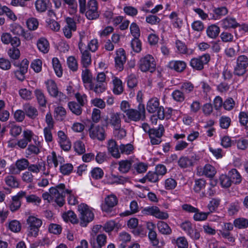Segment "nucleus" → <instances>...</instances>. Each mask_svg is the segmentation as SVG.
Listing matches in <instances>:
<instances>
[{"label": "nucleus", "instance_id": "nucleus-1", "mask_svg": "<svg viewBox=\"0 0 248 248\" xmlns=\"http://www.w3.org/2000/svg\"><path fill=\"white\" fill-rule=\"evenodd\" d=\"M49 191V193L45 192L42 194L43 198L45 200H47L48 202L54 199L55 202L60 207L62 206L65 203V192H70L68 189H66L64 184H60L54 187H51Z\"/></svg>", "mask_w": 248, "mask_h": 248}, {"label": "nucleus", "instance_id": "nucleus-2", "mask_svg": "<svg viewBox=\"0 0 248 248\" xmlns=\"http://www.w3.org/2000/svg\"><path fill=\"white\" fill-rule=\"evenodd\" d=\"M139 69L143 72H154L156 68V62L152 55L147 54L142 57L138 62Z\"/></svg>", "mask_w": 248, "mask_h": 248}, {"label": "nucleus", "instance_id": "nucleus-3", "mask_svg": "<svg viewBox=\"0 0 248 248\" xmlns=\"http://www.w3.org/2000/svg\"><path fill=\"white\" fill-rule=\"evenodd\" d=\"M78 210L80 213L81 225L86 227L89 222L93 219L94 214L90 207L85 203H81L78 205Z\"/></svg>", "mask_w": 248, "mask_h": 248}, {"label": "nucleus", "instance_id": "nucleus-4", "mask_svg": "<svg viewBox=\"0 0 248 248\" xmlns=\"http://www.w3.org/2000/svg\"><path fill=\"white\" fill-rule=\"evenodd\" d=\"M248 67V57L244 55L239 56L234 66L233 73L238 77L244 76L247 72Z\"/></svg>", "mask_w": 248, "mask_h": 248}, {"label": "nucleus", "instance_id": "nucleus-5", "mask_svg": "<svg viewBox=\"0 0 248 248\" xmlns=\"http://www.w3.org/2000/svg\"><path fill=\"white\" fill-rule=\"evenodd\" d=\"M28 227V236L36 237L38 235L39 228L42 225L41 219L34 216H30L27 219Z\"/></svg>", "mask_w": 248, "mask_h": 248}, {"label": "nucleus", "instance_id": "nucleus-6", "mask_svg": "<svg viewBox=\"0 0 248 248\" xmlns=\"http://www.w3.org/2000/svg\"><path fill=\"white\" fill-rule=\"evenodd\" d=\"M147 111L150 113L157 112V117L160 120L165 118L164 109L159 106V101L157 98H153L149 100L147 104Z\"/></svg>", "mask_w": 248, "mask_h": 248}, {"label": "nucleus", "instance_id": "nucleus-7", "mask_svg": "<svg viewBox=\"0 0 248 248\" xmlns=\"http://www.w3.org/2000/svg\"><path fill=\"white\" fill-rule=\"evenodd\" d=\"M126 115L131 121L135 122H138L140 120L144 121L146 118L144 105L140 103L138 107V109L131 108L127 111Z\"/></svg>", "mask_w": 248, "mask_h": 248}, {"label": "nucleus", "instance_id": "nucleus-8", "mask_svg": "<svg viewBox=\"0 0 248 248\" xmlns=\"http://www.w3.org/2000/svg\"><path fill=\"white\" fill-rule=\"evenodd\" d=\"M210 60V55L205 54L197 58L192 59L190 62V65L195 70H202L203 69L204 65L207 64Z\"/></svg>", "mask_w": 248, "mask_h": 248}, {"label": "nucleus", "instance_id": "nucleus-9", "mask_svg": "<svg viewBox=\"0 0 248 248\" xmlns=\"http://www.w3.org/2000/svg\"><path fill=\"white\" fill-rule=\"evenodd\" d=\"M89 135L92 139L102 141L105 139V130L103 127L92 124L89 129Z\"/></svg>", "mask_w": 248, "mask_h": 248}, {"label": "nucleus", "instance_id": "nucleus-10", "mask_svg": "<svg viewBox=\"0 0 248 248\" xmlns=\"http://www.w3.org/2000/svg\"><path fill=\"white\" fill-rule=\"evenodd\" d=\"M142 213L147 215H152L156 218L166 219L168 218L169 215L167 212H161L157 206H152L145 208Z\"/></svg>", "mask_w": 248, "mask_h": 248}, {"label": "nucleus", "instance_id": "nucleus-11", "mask_svg": "<svg viewBox=\"0 0 248 248\" xmlns=\"http://www.w3.org/2000/svg\"><path fill=\"white\" fill-rule=\"evenodd\" d=\"M116 55L115 67L119 71H121L124 69V65L126 60L125 51L123 48H119L116 51Z\"/></svg>", "mask_w": 248, "mask_h": 248}, {"label": "nucleus", "instance_id": "nucleus-12", "mask_svg": "<svg viewBox=\"0 0 248 248\" xmlns=\"http://www.w3.org/2000/svg\"><path fill=\"white\" fill-rule=\"evenodd\" d=\"M26 196V192L20 191L12 197V201L10 205V209L13 212L17 211L21 206V200Z\"/></svg>", "mask_w": 248, "mask_h": 248}, {"label": "nucleus", "instance_id": "nucleus-13", "mask_svg": "<svg viewBox=\"0 0 248 248\" xmlns=\"http://www.w3.org/2000/svg\"><path fill=\"white\" fill-rule=\"evenodd\" d=\"M107 243V236L104 234H98L96 237L93 236L90 243L93 248H102Z\"/></svg>", "mask_w": 248, "mask_h": 248}, {"label": "nucleus", "instance_id": "nucleus-14", "mask_svg": "<svg viewBox=\"0 0 248 248\" xmlns=\"http://www.w3.org/2000/svg\"><path fill=\"white\" fill-rule=\"evenodd\" d=\"M33 135V134L31 130L23 131V138L18 141L17 145L22 149L25 148L28 143L31 141Z\"/></svg>", "mask_w": 248, "mask_h": 248}, {"label": "nucleus", "instance_id": "nucleus-15", "mask_svg": "<svg viewBox=\"0 0 248 248\" xmlns=\"http://www.w3.org/2000/svg\"><path fill=\"white\" fill-rule=\"evenodd\" d=\"M105 203L102 205V209L106 212L110 211V209L115 206L118 202L117 197L113 195L108 196L105 198Z\"/></svg>", "mask_w": 248, "mask_h": 248}, {"label": "nucleus", "instance_id": "nucleus-16", "mask_svg": "<svg viewBox=\"0 0 248 248\" xmlns=\"http://www.w3.org/2000/svg\"><path fill=\"white\" fill-rule=\"evenodd\" d=\"M46 84L47 91L51 96L56 97L62 95V93L58 91L57 86L54 80H48L46 82Z\"/></svg>", "mask_w": 248, "mask_h": 248}, {"label": "nucleus", "instance_id": "nucleus-17", "mask_svg": "<svg viewBox=\"0 0 248 248\" xmlns=\"http://www.w3.org/2000/svg\"><path fill=\"white\" fill-rule=\"evenodd\" d=\"M122 116L125 117L124 115L121 112H113L110 114L109 123L114 128H119L121 126V117Z\"/></svg>", "mask_w": 248, "mask_h": 248}, {"label": "nucleus", "instance_id": "nucleus-18", "mask_svg": "<svg viewBox=\"0 0 248 248\" xmlns=\"http://www.w3.org/2000/svg\"><path fill=\"white\" fill-rule=\"evenodd\" d=\"M108 152L115 158L120 157V149L116 142L113 140H110L108 143Z\"/></svg>", "mask_w": 248, "mask_h": 248}, {"label": "nucleus", "instance_id": "nucleus-19", "mask_svg": "<svg viewBox=\"0 0 248 248\" xmlns=\"http://www.w3.org/2000/svg\"><path fill=\"white\" fill-rule=\"evenodd\" d=\"M147 228L149 230L148 233V237L154 246H157L159 244V241L157 238V234L154 230L155 228V225L151 222H148L147 223Z\"/></svg>", "mask_w": 248, "mask_h": 248}, {"label": "nucleus", "instance_id": "nucleus-20", "mask_svg": "<svg viewBox=\"0 0 248 248\" xmlns=\"http://www.w3.org/2000/svg\"><path fill=\"white\" fill-rule=\"evenodd\" d=\"M134 160L132 159L122 160L118 163V170L123 173L128 172L133 167Z\"/></svg>", "mask_w": 248, "mask_h": 248}, {"label": "nucleus", "instance_id": "nucleus-21", "mask_svg": "<svg viewBox=\"0 0 248 248\" xmlns=\"http://www.w3.org/2000/svg\"><path fill=\"white\" fill-rule=\"evenodd\" d=\"M186 64L185 62L181 61H172L169 63L170 68L173 69L178 72L183 71L186 68Z\"/></svg>", "mask_w": 248, "mask_h": 248}, {"label": "nucleus", "instance_id": "nucleus-22", "mask_svg": "<svg viewBox=\"0 0 248 248\" xmlns=\"http://www.w3.org/2000/svg\"><path fill=\"white\" fill-rule=\"evenodd\" d=\"M28 171L36 174L39 173L41 170L45 171L46 170V164L44 161L38 162L35 164H30L28 167Z\"/></svg>", "mask_w": 248, "mask_h": 248}, {"label": "nucleus", "instance_id": "nucleus-23", "mask_svg": "<svg viewBox=\"0 0 248 248\" xmlns=\"http://www.w3.org/2000/svg\"><path fill=\"white\" fill-rule=\"evenodd\" d=\"M23 110L26 115L32 119H34L38 115L37 109L29 104L24 105Z\"/></svg>", "mask_w": 248, "mask_h": 248}, {"label": "nucleus", "instance_id": "nucleus-24", "mask_svg": "<svg viewBox=\"0 0 248 248\" xmlns=\"http://www.w3.org/2000/svg\"><path fill=\"white\" fill-rule=\"evenodd\" d=\"M222 25L223 28L227 29L230 28H235L238 27V26H240V24L236 22L234 18L228 16L222 20Z\"/></svg>", "mask_w": 248, "mask_h": 248}, {"label": "nucleus", "instance_id": "nucleus-25", "mask_svg": "<svg viewBox=\"0 0 248 248\" xmlns=\"http://www.w3.org/2000/svg\"><path fill=\"white\" fill-rule=\"evenodd\" d=\"M89 89L93 90L97 94H100L106 89L105 83H97L93 81L91 84H89Z\"/></svg>", "mask_w": 248, "mask_h": 248}, {"label": "nucleus", "instance_id": "nucleus-26", "mask_svg": "<svg viewBox=\"0 0 248 248\" xmlns=\"http://www.w3.org/2000/svg\"><path fill=\"white\" fill-rule=\"evenodd\" d=\"M228 175L233 184H239L242 180V178L235 169H232L228 172Z\"/></svg>", "mask_w": 248, "mask_h": 248}, {"label": "nucleus", "instance_id": "nucleus-27", "mask_svg": "<svg viewBox=\"0 0 248 248\" xmlns=\"http://www.w3.org/2000/svg\"><path fill=\"white\" fill-rule=\"evenodd\" d=\"M192 159H194V156H191V158L187 156H181L178 161V165L183 169L191 166L193 165Z\"/></svg>", "mask_w": 248, "mask_h": 248}, {"label": "nucleus", "instance_id": "nucleus-28", "mask_svg": "<svg viewBox=\"0 0 248 248\" xmlns=\"http://www.w3.org/2000/svg\"><path fill=\"white\" fill-rule=\"evenodd\" d=\"M37 47L39 50L44 53H47L49 49V44L48 41L45 38H41L37 42Z\"/></svg>", "mask_w": 248, "mask_h": 248}, {"label": "nucleus", "instance_id": "nucleus-29", "mask_svg": "<svg viewBox=\"0 0 248 248\" xmlns=\"http://www.w3.org/2000/svg\"><path fill=\"white\" fill-rule=\"evenodd\" d=\"M219 31V28L214 24L209 26L206 30L207 36L212 39L216 38L218 35Z\"/></svg>", "mask_w": 248, "mask_h": 248}, {"label": "nucleus", "instance_id": "nucleus-30", "mask_svg": "<svg viewBox=\"0 0 248 248\" xmlns=\"http://www.w3.org/2000/svg\"><path fill=\"white\" fill-rule=\"evenodd\" d=\"M49 3V0H37L35 5L38 12H44L46 11Z\"/></svg>", "mask_w": 248, "mask_h": 248}, {"label": "nucleus", "instance_id": "nucleus-31", "mask_svg": "<svg viewBox=\"0 0 248 248\" xmlns=\"http://www.w3.org/2000/svg\"><path fill=\"white\" fill-rule=\"evenodd\" d=\"M68 106L70 110L77 116L80 115L82 112V106L75 101L69 102Z\"/></svg>", "mask_w": 248, "mask_h": 248}, {"label": "nucleus", "instance_id": "nucleus-32", "mask_svg": "<svg viewBox=\"0 0 248 248\" xmlns=\"http://www.w3.org/2000/svg\"><path fill=\"white\" fill-rule=\"evenodd\" d=\"M164 132V128L162 124H159L157 129L152 128L149 132V137L161 138Z\"/></svg>", "mask_w": 248, "mask_h": 248}, {"label": "nucleus", "instance_id": "nucleus-33", "mask_svg": "<svg viewBox=\"0 0 248 248\" xmlns=\"http://www.w3.org/2000/svg\"><path fill=\"white\" fill-rule=\"evenodd\" d=\"M213 12L215 15L213 16V18L217 19H220L221 16H225L228 11L226 7L222 6L214 8Z\"/></svg>", "mask_w": 248, "mask_h": 248}, {"label": "nucleus", "instance_id": "nucleus-34", "mask_svg": "<svg viewBox=\"0 0 248 248\" xmlns=\"http://www.w3.org/2000/svg\"><path fill=\"white\" fill-rule=\"evenodd\" d=\"M81 63L84 67L87 68L91 63V54L87 50L81 52Z\"/></svg>", "mask_w": 248, "mask_h": 248}, {"label": "nucleus", "instance_id": "nucleus-35", "mask_svg": "<svg viewBox=\"0 0 248 248\" xmlns=\"http://www.w3.org/2000/svg\"><path fill=\"white\" fill-rule=\"evenodd\" d=\"M175 45L176 47L180 53L188 55L192 53L191 51L189 52L186 44L181 41L177 40L175 42Z\"/></svg>", "mask_w": 248, "mask_h": 248}, {"label": "nucleus", "instance_id": "nucleus-36", "mask_svg": "<svg viewBox=\"0 0 248 248\" xmlns=\"http://www.w3.org/2000/svg\"><path fill=\"white\" fill-rule=\"evenodd\" d=\"M159 231L163 234L168 235L171 233V229L167 223L164 221H159L157 223Z\"/></svg>", "mask_w": 248, "mask_h": 248}, {"label": "nucleus", "instance_id": "nucleus-37", "mask_svg": "<svg viewBox=\"0 0 248 248\" xmlns=\"http://www.w3.org/2000/svg\"><path fill=\"white\" fill-rule=\"evenodd\" d=\"M62 217L65 221H69L72 223H77L78 222L76 215L72 211H69L63 214Z\"/></svg>", "mask_w": 248, "mask_h": 248}, {"label": "nucleus", "instance_id": "nucleus-38", "mask_svg": "<svg viewBox=\"0 0 248 248\" xmlns=\"http://www.w3.org/2000/svg\"><path fill=\"white\" fill-rule=\"evenodd\" d=\"M35 94L38 104L41 107H46V100L44 93L40 90H36L35 91Z\"/></svg>", "mask_w": 248, "mask_h": 248}, {"label": "nucleus", "instance_id": "nucleus-39", "mask_svg": "<svg viewBox=\"0 0 248 248\" xmlns=\"http://www.w3.org/2000/svg\"><path fill=\"white\" fill-rule=\"evenodd\" d=\"M216 173L215 168L210 164H206L203 168V174L209 178H212Z\"/></svg>", "mask_w": 248, "mask_h": 248}, {"label": "nucleus", "instance_id": "nucleus-40", "mask_svg": "<svg viewBox=\"0 0 248 248\" xmlns=\"http://www.w3.org/2000/svg\"><path fill=\"white\" fill-rule=\"evenodd\" d=\"M113 82L114 85L113 93L115 94H121L123 91L122 81L120 79L115 78L113 80Z\"/></svg>", "mask_w": 248, "mask_h": 248}, {"label": "nucleus", "instance_id": "nucleus-41", "mask_svg": "<svg viewBox=\"0 0 248 248\" xmlns=\"http://www.w3.org/2000/svg\"><path fill=\"white\" fill-rule=\"evenodd\" d=\"M81 77L84 83L91 84L93 82L92 74L90 71L87 68L82 71Z\"/></svg>", "mask_w": 248, "mask_h": 248}, {"label": "nucleus", "instance_id": "nucleus-42", "mask_svg": "<svg viewBox=\"0 0 248 248\" xmlns=\"http://www.w3.org/2000/svg\"><path fill=\"white\" fill-rule=\"evenodd\" d=\"M52 65L57 76L59 77H61L62 74V70L60 61L58 58H53Z\"/></svg>", "mask_w": 248, "mask_h": 248}, {"label": "nucleus", "instance_id": "nucleus-43", "mask_svg": "<svg viewBox=\"0 0 248 248\" xmlns=\"http://www.w3.org/2000/svg\"><path fill=\"white\" fill-rule=\"evenodd\" d=\"M194 85L189 81L183 83L181 86V90L184 94L190 93L194 91Z\"/></svg>", "mask_w": 248, "mask_h": 248}, {"label": "nucleus", "instance_id": "nucleus-44", "mask_svg": "<svg viewBox=\"0 0 248 248\" xmlns=\"http://www.w3.org/2000/svg\"><path fill=\"white\" fill-rule=\"evenodd\" d=\"M195 184L193 187L194 191L196 193L200 192L205 187L206 181L203 179H198L195 180Z\"/></svg>", "mask_w": 248, "mask_h": 248}, {"label": "nucleus", "instance_id": "nucleus-45", "mask_svg": "<svg viewBox=\"0 0 248 248\" xmlns=\"http://www.w3.org/2000/svg\"><path fill=\"white\" fill-rule=\"evenodd\" d=\"M120 154L130 155L134 149L133 146L131 144H121L119 146Z\"/></svg>", "mask_w": 248, "mask_h": 248}, {"label": "nucleus", "instance_id": "nucleus-46", "mask_svg": "<svg viewBox=\"0 0 248 248\" xmlns=\"http://www.w3.org/2000/svg\"><path fill=\"white\" fill-rule=\"evenodd\" d=\"M54 113L56 114L55 117L58 120L62 121L65 116L66 111L65 109L62 107H58L55 108Z\"/></svg>", "mask_w": 248, "mask_h": 248}, {"label": "nucleus", "instance_id": "nucleus-47", "mask_svg": "<svg viewBox=\"0 0 248 248\" xmlns=\"http://www.w3.org/2000/svg\"><path fill=\"white\" fill-rule=\"evenodd\" d=\"M27 193L26 192V194ZM25 198L26 199V202L28 203H31L34 204L35 205H39V204L41 202V199L40 197H38L36 195L31 194L30 195H27L26 194Z\"/></svg>", "mask_w": 248, "mask_h": 248}, {"label": "nucleus", "instance_id": "nucleus-48", "mask_svg": "<svg viewBox=\"0 0 248 248\" xmlns=\"http://www.w3.org/2000/svg\"><path fill=\"white\" fill-rule=\"evenodd\" d=\"M234 225L238 229H244L248 227V220L244 218H239L234 220Z\"/></svg>", "mask_w": 248, "mask_h": 248}, {"label": "nucleus", "instance_id": "nucleus-49", "mask_svg": "<svg viewBox=\"0 0 248 248\" xmlns=\"http://www.w3.org/2000/svg\"><path fill=\"white\" fill-rule=\"evenodd\" d=\"M16 166L21 171L28 168L29 165V161L25 158H22L17 160L16 162Z\"/></svg>", "mask_w": 248, "mask_h": 248}, {"label": "nucleus", "instance_id": "nucleus-50", "mask_svg": "<svg viewBox=\"0 0 248 248\" xmlns=\"http://www.w3.org/2000/svg\"><path fill=\"white\" fill-rule=\"evenodd\" d=\"M220 200L219 199L213 198L210 201L207 207L210 213L215 211L220 204Z\"/></svg>", "mask_w": 248, "mask_h": 248}, {"label": "nucleus", "instance_id": "nucleus-51", "mask_svg": "<svg viewBox=\"0 0 248 248\" xmlns=\"http://www.w3.org/2000/svg\"><path fill=\"white\" fill-rule=\"evenodd\" d=\"M240 203L238 201H236L233 202L231 203L228 209V213L230 215H233L236 213L240 209Z\"/></svg>", "mask_w": 248, "mask_h": 248}, {"label": "nucleus", "instance_id": "nucleus-52", "mask_svg": "<svg viewBox=\"0 0 248 248\" xmlns=\"http://www.w3.org/2000/svg\"><path fill=\"white\" fill-rule=\"evenodd\" d=\"M220 184L222 187L228 188L229 187L232 182L229 175H221L220 177Z\"/></svg>", "mask_w": 248, "mask_h": 248}, {"label": "nucleus", "instance_id": "nucleus-53", "mask_svg": "<svg viewBox=\"0 0 248 248\" xmlns=\"http://www.w3.org/2000/svg\"><path fill=\"white\" fill-rule=\"evenodd\" d=\"M6 184L9 186L13 188L17 187L19 183L16 177L12 175H9L5 178V179Z\"/></svg>", "mask_w": 248, "mask_h": 248}, {"label": "nucleus", "instance_id": "nucleus-54", "mask_svg": "<svg viewBox=\"0 0 248 248\" xmlns=\"http://www.w3.org/2000/svg\"><path fill=\"white\" fill-rule=\"evenodd\" d=\"M131 46L133 50L137 52H140L141 50V43L139 37L135 38L131 41Z\"/></svg>", "mask_w": 248, "mask_h": 248}, {"label": "nucleus", "instance_id": "nucleus-55", "mask_svg": "<svg viewBox=\"0 0 248 248\" xmlns=\"http://www.w3.org/2000/svg\"><path fill=\"white\" fill-rule=\"evenodd\" d=\"M21 224L17 220H12L9 224V229L13 232H19L21 230Z\"/></svg>", "mask_w": 248, "mask_h": 248}, {"label": "nucleus", "instance_id": "nucleus-56", "mask_svg": "<svg viewBox=\"0 0 248 248\" xmlns=\"http://www.w3.org/2000/svg\"><path fill=\"white\" fill-rule=\"evenodd\" d=\"M210 212H202L198 211L195 212L193 218L196 221H203L207 219L208 216L209 215Z\"/></svg>", "mask_w": 248, "mask_h": 248}, {"label": "nucleus", "instance_id": "nucleus-57", "mask_svg": "<svg viewBox=\"0 0 248 248\" xmlns=\"http://www.w3.org/2000/svg\"><path fill=\"white\" fill-rule=\"evenodd\" d=\"M47 26L52 30L54 31H58L60 28V25L55 21L54 18H49L46 21Z\"/></svg>", "mask_w": 248, "mask_h": 248}, {"label": "nucleus", "instance_id": "nucleus-58", "mask_svg": "<svg viewBox=\"0 0 248 248\" xmlns=\"http://www.w3.org/2000/svg\"><path fill=\"white\" fill-rule=\"evenodd\" d=\"M60 171L63 175H69L73 170V166L70 163H66L61 166Z\"/></svg>", "mask_w": 248, "mask_h": 248}, {"label": "nucleus", "instance_id": "nucleus-59", "mask_svg": "<svg viewBox=\"0 0 248 248\" xmlns=\"http://www.w3.org/2000/svg\"><path fill=\"white\" fill-rule=\"evenodd\" d=\"M91 173L92 177L96 180L102 178L104 175L103 170L100 168H95L93 169Z\"/></svg>", "mask_w": 248, "mask_h": 248}, {"label": "nucleus", "instance_id": "nucleus-60", "mask_svg": "<svg viewBox=\"0 0 248 248\" xmlns=\"http://www.w3.org/2000/svg\"><path fill=\"white\" fill-rule=\"evenodd\" d=\"M22 131V127L19 125L12 124L10 126V133L14 137L19 136L21 133Z\"/></svg>", "mask_w": 248, "mask_h": 248}, {"label": "nucleus", "instance_id": "nucleus-61", "mask_svg": "<svg viewBox=\"0 0 248 248\" xmlns=\"http://www.w3.org/2000/svg\"><path fill=\"white\" fill-rule=\"evenodd\" d=\"M234 143L236 144L239 149L245 150L248 147V140L241 138L234 140Z\"/></svg>", "mask_w": 248, "mask_h": 248}, {"label": "nucleus", "instance_id": "nucleus-62", "mask_svg": "<svg viewBox=\"0 0 248 248\" xmlns=\"http://www.w3.org/2000/svg\"><path fill=\"white\" fill-rule=\"evenodd\" d=\"M133 168L136 170L138 173H141L146 171L147 166L141 162L137 163L134 161Z\"/></svg>", "mask_w": 248, "mask_h": 248}, {"label": "nucleus", "instance_id": "nucleus-63", "mask_svg": "<svg viewBox=\"0 0 248 248\" xmlns=\"http://www.w3.org/2000/svg\"><path fill=\"white\" fill-rule=\"evenodd\" d=\"M9 56L13 60L18 59L20 55L19 50L15 47L10 48L8 51Z\"/></svg>", "mask_w": 248, "mask_h": 248}, {"label": "nucleus", "instance_id": "nucleus-64", "mask_svg": "<svg viewBox=\"0 0 248 248\" xmlns=\"http://www.w3.org/2000/svg\"><path fill=\"white\" fill-rule=\"evenodd\" d=\"M67 64L68 67L73 71H76L78 69V63L75 58L73 56H70L67 59Z\"/></svg>", "mask_w": 248, "mask_h": 248}]
</instances>
